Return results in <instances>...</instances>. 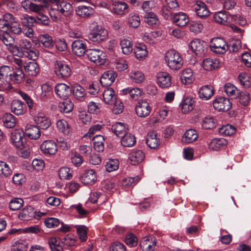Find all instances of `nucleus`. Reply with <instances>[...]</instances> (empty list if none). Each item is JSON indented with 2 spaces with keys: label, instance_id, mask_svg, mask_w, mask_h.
<instances>
[{
  "label": "nucleus",
  "instance_id": "nucleus-1",
  "mask_svg": "<svg viewBox=\"0 0 251 251\" xmlns=\"http://www.w3.org/2000/svg\"><path fill=\"white\" fill-rule=\"evenodd\" d=\"M13 49L18 51L19 56H25L31 60H34L38 57L37 53L33 50L31 42L26 39L20 40L19 47L14 46Z\"/></svg>",
  "mask_w": 251,
  "mask_h": 251
},
{
  "label": "nucleus",
  "instance_id": "nucleus-2",
  "mask_svg": "<svg viewBox=\"0 0 251 251\" xmlns=\"http://www.w3.org/2000/svg\"><path fill=\"white\" fill-rule=\"evenodd\" d=\"M165 59L167 65L173 70L179 69L183 63L179 53L174 50H170L166 53Z\"/></svg>",
  "mask_w": 251,
  "mask_h": 251
},
{
  "label": "nucleus",
  "instance_id": "nucleus-3",
  "mask_svg": "<svg viewBox=\"0 0 251 251\" xmlns=\"http://www.w3.org/2000/svg\"><path fill=\"white\" fill-rule=\"evenodd\" d=\"M89 27L91 31V39L93 42L100 43L107 39V31L99 26L97 23H93Z\"/></svg>",
  "mask_w": 251,
  "mask_h": 251
},
{
  "label": "nucleus",
  "instance_id": "nucleus-4",
  "mask_svg": "<svg viewBox=\"0 0 251 251\" xmlns=\"http://www.w3.org/2000/svg\"><path fill=\"white\" fill-rule=\"evenodd\" d=\"M86 55L90 61L97 65H103L106 61V53L99 49L88 50Z\"/></svg>",
  "mask_w": 251,
  "mask_h": 251
},
{
  "label": "nucleus",
  "instance_id": "nucleus-5",
  "mask_svg": "<svg viewBox=\"0 0 251 251\" xmlns=\"http://www.w3.org/2000/svg\"><path fill=\"white\" fill-rule=\"evenodd\" d=\"M55 72L59 78H67L71 75V71L69 66L66 63L57 61L55 64Z\"/></svg>",
  "mask_w": 251,
  "mask_h": 251
},
{
  "label": "nucleus",
  "instance_id": "nucleus-6",
  "mask_svg": "<svg viewBox=\"0 0 251 251\" xmlns=\"http://www.w3.org/2000/svg\"><path fill=\"white\" fill-rule=\"evenodd\" d=\"M43 215H44V214L40 212L36 214L34 210V208L31 206H28L22 209L18 217L22 220L28 221L32 217L39 219Z\"/></svg>",
  "mask_w": 251,
  "mask_h": 251
},
{
  "label": "nucleus",
  "instance_id": "nucleus-7",
  "mask_svg": "<svg viewBox=\"0 0 251 251\" xmlns=\"http://www.w3.org/2000/svg\"><path fill=\"white\" fill-rule=\"evenodd\" d=\"M165 2L166 4L162 9V15L165 19L168 20L172 17V11L177 9L179 5L176 0H165Z\"/></svg>",
  "mask_w": 251,
  "mask_h": 251
},
{
  "label": "nucleus",
  "instance_id": "nucleus-8",
  "mask_svg": "<svg viewBox=\"0 0 251 251\" xmlns=\"http://www.w3.org/2000/svg\"><path fill=\"white\" fill-rule=\"evenodd\" d=\"M211 50L217 53H224L228 49V46L226 44L223 39L221 38H213L211 40L210 46Z\"/></svg>",
  "mask_w": 251,
  "mask_h": 251
},
{
  "label": "nucleus",
  "instance_id": "nucleus-9",
  "mask_svg": "<svg viewBox=\"0 0 251 251\" xmlns=\"http://www.w3.org/2000/svg\"><path fill=\"white\" fill-rule=\"evenodd\" d=\"M213 107L218 111H227L231 107L229 100L225 97H219L213 101Z\"/></svg>",
  "mask_w": 251,
  "mask_h": 251
},
{
  "label": "nucleus",
  "instance_id": "nucleus-10",
  "mask_svg": "<svg viewBox=\"0 0 251 251\" xmlns=\"http://www.w3.org/2000/svg\"><path fill=\"white\" fill-rule=\"evenodd\" d=\"M11 140L16 147H23L25 138L23 130L20 129H16L13 131L11 133Z\"/></svg>",
  "mask_w": 251,
  "mask_h": 251
},
{
  "label": "nucleus",
  "instance_id": "nucleus-11",
  "mask_svg": "<svg viewBox=\"0 0 251 251\" xmlns=\"http://www.w3.org/2000/svg\"><path fill=\"white\" fill-rule=\"evenodd\" d=\"M151 107L145 100H139L136 105L135 110L137 115L142 118L148 116L151 112Z\"/></svg>",
  "mask_w": 251,
  "mask_h": 251
},
{
  "label": "nucleus",
  "instance_id": "nucleus-12",
  "mask_svg": "<svg viewBox=\"0 0 251 251\" xmlns=\"http://www.w3.org/2000/svg\"><path fill=\"white\" fill-rule=\"evenodd\" d=\"M72 50L73 53L78 56H82L85 53L87 54L86 43L81 40H75L72 45Z\"/></svg>",
  "mask_w": 251,
  "mask_h": 251
},
{
  "label": "nucleus",
  "instance_id": "nucleus-13",
  "mask_svg": "<svg viewBox=\"0 0 251 251\" xmlns=\"http://www.w3.org/2000/svg\"><path fill=\"white\" fill-rule=\"evenodd\" d=\"M42 151L47 154L54 155L57 151V146L52 140H46L40 146Z\"/></svg>",
  "mask_w": 251,
  "mask_h": 251
},
{
  "label": "nucleus",
  "instance_id": "nucleus-14",
  "mask_svg": "<svg viewBox=\"0 0 251 251\" xmlns=\"http://www.w3.org/2000/svg\"><path fill=\"white\" fill-rule=\"evenodd\" d=\"M116 76L117 74L113 71H107L100 77V82L103 87L110 86L115 81Z\"/></svg>",
  "mask_w": 251,
  "mask_h": 251
},
{
  "label": "nucleus",
  "instance_id": "nucleus-15",
  "mask_svg": "<svg viewBox=\"0 0 251 251\" xmlns=\"http://www.w3.org/2000/svg\"><path fill=\"white\" fill-rule=\"evenodd\" d=\"M54 91L59 98L66 99L71 94L72 90L69 86L65 83H58L55 86Z\"/></svg>",
  "mask_w": 251,
  "mask_h": 251
},
{
  "label": "nucleus",
  "instance_id": "nucleus-16",
  "mask_svg": "<svg viewBox=\"0 0 251 251\" xmlns=\"http://www.w3.org/2000/svg\"><path fill=\"white\" fill-rule=\"evenodd\" d=\"M173 20L174 23L178 26L183 27L186 25L189 19L188 16L183 12H179L178 13L173 14L172 17H170Z\"/></svg>",
  "mask_w": 251,
  "mask_h": 251
},
{
  "label": "nucleus",
  "instance_id": "nucleus-17",
  "mask_svg": "<svg viewBox=\"0 0 251 251\" xmlns=\"http://www.w3.org/2000/svg\"><path fill=\"white\" fill-rule=\"evenodd\" d=\"M194 7L197 15L200 18L205 19L209 16L210 12L204 2L197 1Z\"/></svg>",
  "mask_w": 251,
  "mask_h": 251
},
{
  "label": "nucleus",
  "instance_id": "nucleus-18",
  "mask_svg": "<svg viewBox=\"0 0 251 251\" xmlns=\"http://www.w3.org/2000/svg\"><path fill=\"white\" fill-rule=\"evenodd\" d=\"M206 44L204 42H201L199 39H196L192 41L189 47L196 55H201L205 52V46Z\"/></svg>",
  "mask_w": 251,
  "mask_h": 251
},
{
  "label": "nucleus",
  "instance_id": "nucleus-19",
  "mask_svg": "<svg viewBox=\"0 0 251 251\" xmlns=\"http://www.w3.org/2000/svg\"><path fill=\"white\" fill-rule=\"evenodd\" d=\"M146 144L151 149H155L160 146V139L155 131H150L148 133L146 137Z\"/></svg>",
  "mask_w": 251,
  "mask_h": 251
},
{
  "label": "nucleus",
  "instance_id": "nucleus-20",
  "mask_svg": "<svg viewBox=\"0 0 251 251\" xmlns=\"http://www.w3.org/2000/svg\"><path fill=\"white\" fill-rule=\"evenodd\" d=\"M156 245V239L151 237H144L140 243L142 251H154Z\"/></svg>",
  "mask_w": 251,
  "mask_h": 251
},
{
  "label": "nucleus",
  "instance_id": "nucleus-21",
  "mask_svg": "<svg viewBox=\"0 0 251 251\" xmlns=\"http://www.w3.org/2000/svg\"><path fill=\"white\" fill-rule=\"evenodd\" d=\"M157 82L161 88H168L171 85V77L166 72H160L157 74Z\"/></svg>",
  "mask_w": 251,
  "mask_h": 251
},
{
  "label": "nucleus",
  "instance_id": "nucleus-22",
  "mask_svg": "<svg viewBox=\"0 0 251 251\" xmlns=\"http://www.w3.org/2000/svg\"><path fill=\"white\" fill-rule=\"evenodd\" d=\"M103 99L105 103L110 105L115 104L117 102V96L114 90L107 88L103 92Z\"/></svg>",
  "mask_w": 251,
  "mask_h": 251
},
{
  "label": "nucleus",
  "instance_id": "nucleus-23",
  "mask_svg": "<svg viewBox=\"0 0 251 251\" xmlns=\"http://www.w3.org/2000/svg\"><path fill=\"white\" fill-rule=\"evenodd\" d=\"M128 6L125 2L115 1L113 3V8L112 12L119 16L124 15L127 12Z\"/></svg>",
  "mask_w": 251,
  "mask_h": 251
},
{
  "label": "nucleus",
  "instance_id": "nucleus-24",
  "mask_svg": "<svg viewBox=\"0 0 251 251\" xmlns=\"http://www.w3.org/2000/svg\"><path fill=\"white\" fill-rule=\"evenodd\" d=\"M10 106L11 111L16 115H22L25 111L24 102L18 100H12Z\"/></svg>",
  "mask_w": 251,
  "mask_h": 251
},
{
  "label": "nucleus",
  "instance_id": "nucleus-25",
  "mask_svg": "<svg viewBox=\"0 0 251 251\" xmlns=\"http://www.w3.org/2000/svg\"><path fill=\"white\" fill-rule=\"evenodd\" d=\"M145 158L144 153L140 150L133 151L129 154L128 159L133 165L141 163Z\"/></svg>",
  "mask_w": 251,
  "mask_h": 251
},
{
  "label": "nucleus",
  "instance_id": "nucleus-26",
  "mask_svg": "<svg viewBox=\"0 0 251 251\" xmlns=\"http://www.w3.org/2000/svg\"><path fill=\"white\" fill-rule=\"evenodd\" d=\"M72 92L75 99L79 101H83L86 96L85 89L78 84H75L72 87Z\"/></svg>",
  "mask_w": 251,
  "mask_h": 251
},
{
  "label": "nucleus",
  "instance_id": "nucleus-27",
  "mask_svg": "<svg viewBox=\"0 0 251 251\" xmlns=\"http://www.w3.org/2000/svg\"><path fill=\"white\" fill-rule=\"evenodd\" d=\"M111 129L116 136L121 137L127 133L128 130L127 125L122 123H117L113 125Z\"/></svg>",
  "mask_w": 251,
  "mask_h": 251
},
{
  "label": "nucleus",
  "instance_id": "nucleus-28",
  "mask_svg": "<svg viewBox=\"0 0 251 251\" xmlns=\"http://www.w3.org/2000/svg\"><path fill=\"white\" fill-rule=\"evenodd\" d=\"M97 176L95 172L93 170L86 171L82 176L81 181L86 185H92L96 181Z\"/></svg>",
  "mask_w": 251,
  "mask_h": 251
},
{
  "label": "nucleus",
  "instance_id": "nucleus-29",
  "mask_svg": "<svg viewBox=\"0 0 251 251\" xmlns=\"http://www.w3.org/2000/svg\"><path fill=\"white\" fill-rule=\"evenodd\" d=\"M25 78V74L22 69L15 68L14 71L10 75L9 80L16 84H20L23 82Z\"/></svg>",
  "mask_w": 251,
  "mask_h": 251
},
{
  "label": "nucleus",
  "instance_id": "nucleus-30",
  "mask_svg": "<svg viewBox=\"0 0 251 251\" xmlns=\"http://www.w3.org/2000/svg\"><path fill=\"white\" fill-rule=\"evenodd\" d=\"M214 89L211 85H205L201 88L199 94L201 99L207 100L214 94Z\"/></svg>",
  "mask_w": 251,
  "mask_h": 251
},
{
  "label": "nucleus",
  "instance_id": "nucleus-31",
  "mask_svg": "<svg viewBox=\"0 0 251 251\" xmlns=\"http://www.w3.org/2000/svg\"><path fill=\"white\" fill-rule=\"evenodd\" d=\"M24 67L25 71L29 75L36 76L40 72V68L38 64L34 61H30L26 63Z\"/></svg>",
  "mask_w": 251,
  "mask_h": 251
},
{
  "label": "nucleus",
  "instance_id": "nucleus-32",
  "mask_svg": "<svg viewBox=\"0 0 251 251\" xmlns=\"http://www.w3.org/2000/svg\"><path fill=\"white\" fill-rule=\"evenodd\" d=\"M25 134L31 139H37L39 138L41 135L39 127L31 125L26 126Z\"/></svg>",
  "mask_w": 251,
  "mask_h": 251
},
{
  "label": "nucleus",
  "instance_id": "nucleus-33",
  "mask_svg": "<svg viewBox=\"0 0 251 251\" xmlns=\"http://www.w3.org/2000/svg\"><path fill=\"white\" fill-rule=\"evenodd\" d=\"M180 79L181 82L184 84L192 83L195 79L192 70L190 69L184 70L180 76Z\"/></svg>",
  "mask_w": 251,
  "mask_h": 251
},
{
  "label": "nucleus",
  "instance_id": "nucleus-34",
  "mask_svg": "<svg viewBox=\"0 0 251 251\" xmlns=\"http://www.w3.org/2000/svg\"><path fill=\"white\" fill-rule=\"evenodd\" d=\"M198 135L195 129H190L187 130L182 137V140L186 143H191L196 141Z\"/></svg>",
  "mask_w": 251,
  "mask_h": 251
},
{
  "label": "nucleus",
  "instance_id": "nucleus-35",
  "mask_svg": "<svg viewBox=\"0 0 251 251\" xmlns=\"http://www.w3.org/2000/svg\"><path fill=\"white\" fill-rule=\"evenodd\" d=\"M77 14L82 17H89L92 15L94 12V9L86 5H80L76 9Z\"/></svg>",
  "mask_w": 251,
  "mask_h": 251
},
{
  "label": "nucleus",
  "instance_id": "nucleus-36",
  "mask_svg": "<svg viewBox=\"0 0 251 251\" xmlns=\"http://www.w3.org/2000/svg\"><path fill=\"white\" fill-rule=\"evenodd\" d=\"M232 17L231 16H227V15L223 12H219L214 15V19L215 21L218 23L226 25L229 23L230 20Z\"/></svg>",
  "mask_w": 251,
  "mask_h": 251
},
{
  "label": "nucleus",
  "instance_id": "nucleus-37",
  "mask_svg": "<svg viewBox=\"0 0 251 251\" xmlns=\"http://www.w3.org/2000/svg\"><path fill=\"white\" fill-rule=\"evenodd\" d=\"M61 240L60 238L51 237L48 240V243L51 251H63V246L60 245Z\"/></svg>",
  "mask_w": 251,
  "mask_h": 251
},
{
  "label": "nucleus",
  "instance_id": "nucleus-38",
  "mask_svg": "<svg viewBox=\"0 0 251 251\" xmlns=\"http://www.w3.org/2000/svg\"><path fill=\"white\" fill-rule=\"evenodd\" d=\"M34 121L38 127L43 129L48 128L50 125L49 119L44 116L38 115L35 117Z\"/></svg>",
  "mask_w": 251,
  "mask_h": 251
},
{
  "label": "nucleus",
  "instance_id": "nucleus-39",
  "mask_svg": "<svg viewBox=\"0 0 251 251\" xmlns=\"http://www.w3.org/2000/svg\"><path fill=\"white\" fill-rule=\"evenodd\" d=\"M136 143L135 136L131 133H127L122 137L121 144L124 147H131Z\"/></svg>",
  "mask_w": 251,
  "mask_h": 251
},
{
  "label": "nucleus",
  "instance_id": "nucleus-40",
  "mask_svg": "<svg viewBox=\"0 0 251 251\" xmlns=\"http://www.w3.org/2000/svg\"><path fill=\"white\" fill-rule=\"evenodd\" d=\"M4 126L7 128H13L15 126L17 121L15 117L11 113H7L3 117Z\"/></svg>",
  "mask_w": 251,
  "mask_h": 251
},
{
  "label": "nucleus",
  "instance_id": "nucleus-41",
  "mask_svg": "<svg viewBox=\"0 0 251 251\" xmlns=\"http://www.w3.org/2000/svg\"><path fill=\"white\" fill-rule=\"evenodd\" d=\"M104 138L100 135H97L93 138L94 149L98 152L104 150Z\"/></svg>",
  "mask_w": 251,
  "mask_h": 251
},
{
  "label": "nucleus",
  "instance_id": "nucleus-42",
  "mask_svg": "<svg viewBox=\"0 0 251 251\" xmlns=\"http://www.w3.org/2000/svg\"><path fill=\"white\" fill-rule=\"evenodd\" d=\"M194 101L192 98H185L181 104L182 112L187 113L192 111L194 107Z\"/></svg>",
  "mask_w": 251,
  "mask_h": 251
},
{
  "label": "nucleus",
  "instance_id": "nucleus-43",
  "mask_svg": "<svg viewBox=\"0 0 251 251\" xmlns=\"http://www.w3.org/2000/svg\"><path fill=\"white\" fill-rule=\"evenodd\" d=\"M64 100L63 101L59 103V109L61 112L66 113H69L72 111L74 104L70 100H67V99Z\"/></svg>",
  "mask_w": 251,
  "mask_h": 251
},
{
  "label": "nucleus",
  "instance_id": "nucleus-44",
  "mask_svg": "<svg viewBox=\"0 0 251 251\" xmlns=\"http://www.w3.org/2000/svg\"><path fill=\"white\" fill-rule=\"evenodd\" d=\"M0 40H1L6 46L13 47L14 38L12 37L6 30L0 35Z\"/></svg>",
  "mask_w": 251,
  "mask_h": 251
},
{
  "label": "nucleus",
  "instance_id": "nucleus-45",
  "mask_svg": "<svg viewBox=\"0 0 251 251\" xmlns=\"http://www.w3.org/2000/svg\"><path fill=\"white\" fill-rule=\"evenodd\" d=\"M218 64L219 62L216 60L206 58L203 61L202 66L205 70L210 71L218 68Z\"/></svg>",
  "mask_w": 251,
  "mask_h": 251
},
{
  "label": "nucleus",
  "instance_id": "nucleus-46",
  "mask_svg": "<svg viewBox=\"0 0 251 251\" xmlns=\"http://www.w3.org/2000/svg\"><path fill=\"white\" fill-rule=\"evenodd\" d=\"M72 9V5L67 2L62 1L60 3L56 10L59 11L65 16L69 15Z\"/></svg>",
  "mask_w": 251,
  "mask_h": 251
},
{
  "label": "nucleus",
  "instance_id": "nucleus-47",
  "mask_svg": "<svg viewBox=\"0 0 251 251\" xmlns=\"http://www.w3.org/2000/svg\"><path fill=\"white\" fill-rule=\"evenodd\" d=\"M120 45L125 54L128 55L132 51V46L130 40L124 38L121 41Z\"/></svg>",
  "mask_w": 251,
  "mask_h": 251
},
{
  "label": "nucleus",
  "instance_id": "nucleus-48",
  "mask_svg": "<svg viewBox=\"0 0 251 251\" xmlns=\"http://www.w3.org/2000/svg\"><path fill=\"white\" fill-rule=\"evenodd\" d=\"M225 92L228 96H239L240 91L230 83H227L225 85Z\"/></svg>",
  "mask_w": 251,
  "mask_h": 251
},
{
  "label": "nucleus",
  "instance_id": "nucleus-49",
  "mask_svg": "<svg viewBox=\"0 0 251 251\" xmlns=\"http://www.w3.org/2000/svg\"><path fill=\"white\" fill-rule=\"evenodd\" d=\"M58 130L65 135H68L70 132V128L68 123L64 120H59L56 123Z\"/></svg>",
  "mask_w": 251,
  "mask_h": 251
},
{
  "label": "nucleus",
  "instance_id": "nucleus-50",
  "mask_svg": "<svg viewBox=\"0 0 251 251\" xmlns=\"http://www.w3.org/2000/svg\"><path fill=\"white\" fill-rule=\"evenodd\" d=\"M24 201L21 198H13L12 199L9 203V207L13 211H16L20 209L23 205Z\"/></svg>",
  "mask_w": 251,
  "mask_h": 251
},
{
  "label": "nucleus",
  "instance_id": "nucleus-51",
  "mask_svg": "<svg viewBox=\"0 0 251 251\" xmlns=\"http://www.w3.org/2000/svg\"><path fill=\"white\" fill-rule=\"evenodd\" d=\"M12 174V170L9 166L4 162L0 161V176L7 177Z\"/></svg>",
  "mask_w": 251,
  "mask_h": 251
},
{
  "label": "nucleus",
  "instance_id": "nucleus-52",
  "mask_svg": "<svg viewBox=\"0 0 251 251\" xmlns=\"http://www.w3.org/2000/svg\"><path fill=\"white\" fill-rule=\"evenodd\" d=\"M128 24L133 28H137L140 24V19L138 15L135 13L129 14L128 17Z\"/></svg>",
  "mask_w": 251,
  "mask_h": 251
},
{
  "label": "nucleus",
  "instance_id": "nucleus-53",
  "mask_svg": "<svg viewBox=\"0 0 251 251\" xmlns=\"http://www.w3.org/2000/svg\"><path fill=\"white\" fill-rule=\"evenodd\" d=\"M134 53L137 59L139 60L143 59L148 54L146 47L145 45H141L140 46L137 47L135 50Z\"/></svg>",
  "mask_w": 251,
  "mask_h": 251
},
{
  "label": "nucleus",
  "instance_id": "nucleus-54",
  "mask_svg": "<svg viewBox=\"0 0 251 251\" xmlns=\"http://www.w3.org/2000/svg\"><path fill=\"white\" fill-rule=\"evenodd\" d=\"M202 126L206 129L215 128L216 126V122L213 117H205L202 121Z\"/></svg>",
  "mask_w": 251,
  "mask_h": 251
},
{
  "label": "nucleus",
  "instance_id": "nucleus-55",
  "mask_svg": "<svg viewBox=\"0 0 251 251\" xmlns=\"http://www.w3.org/2000/svg\"><path fill=\"white\" fill-rule=\"evenodd\" d=\"M219 132L222 135L229 136L236 132V128L231 125H226L219 128Z\"/></svg>",
  "mask_w": 251,
  "mask_h": 251
},
{
  "label": "nucleus",
  "instance_id": "nucleus-56",
  "mask_svg": "<svg viewBox=\"0 0 251 251\" xmlns=\"http://www.w3.org/2000/svg\"><path fill=\"white\" fill-rule=\"evenodd\" d=\"M226 140L224 139H213L209 144L210 149L217 151L225 144Z\"/></svg>",
  "mask_w": 251,
  "mask_h": 251
},
{
  "label": "nucleus",
  "instance_id": "nucleus-57",
  "mask_svg": "<svg viewBox=\"0 0 251 251\" xmlns=\"http://www.w3.org/2000/svg\"><path fill=\"white\" fill-rule=\"evenodd\" d=\"M12 73L11 68L8 66H2L0 67V80H6L10 78Z\"/></svg>",
  "mask_w": 251,
  "mask_h": 251
},
{
  "label": "nucleus",
  "instance_id": "nucleus-58",
  "mask_svg": "<svg viewBox=\"0 0 251 251\" xmlns=\"http://www.w3.org/2000/svg\"><path fill=\"white\" fill-rule=\"evenodd\" d=\"M145 22L150 25H156L158 22L157 16L153 12H148L144 16Z\"/></svg>",
  "mask_w": 251,
  "mask_h": 251
},
{
  "label": "nucleus",
  "instance_id": "nucleus-59",
  "mask_svg": "<svg viewBox=\"0 0 251 251\" xmlns=\"http://www.w3.org/2000/svg\"><path fill=\"white\" fill-rule=\"evenodd\" d=\"M39 41L46 48H50L53 46L51 37L48 34H43L39 36Z\"/></svg>",
  "mask_w": 251,
  "mask_h": 251
},
{
  "label": "nucleus",
  "instance_id": "nucleus-60",
  "mask_svg": "<svg viewBox=\"0 0 251 251\" xmlns=\"http://www.w3.org/2000/svg\"><path fill=\"white\" fill-rule=\"evenodd\" d=\"M238 79L244 88H248L251 86V78L246 73L240 74L238 76Z\"/></svg>",
  "mask_w": 251,
  "mask_h": 251
},
{
  "label": "nucleus",
  "instance_id": "nucleus-61",
  "mask_svg": "<svg viewBox=\"0 0 251 251\" xmlns=\"http://www.w3.org/2000/svg\"><path fill=\"white\" fill-rule=\"evenodd\" d=\"M76 227L79 239L81 242L85 241L87 238L88 228L85 226H76Z\"/></svg>",
  "mask_w": 251,
  "mask_h": 251
},
{
  "label": "nucleus",
  "instance_id": "nucleus-62",
  "mask_svg": "<svg viewBox=\"0 0 251 251\" xmlns=\"http://www.w3.org/2000/svg\"><path fill=\"white\" fill-rule=\"evenodd\" d=\"M27 244L25 241L20 240L15 242L11 247V251H25Z\"/></svg>",
  "mask_w": 251,
  "mask_h": 251
},
{
  "label": "nucleus",
  "instance_id": "nucleus-63",
  "mask_svg": "<svg viewBox=\"0 0 251 251\" xmlns=\"http://www.w3.org/2000/svg\"><path fill=\"white\" fill-rule=\"evenodd\" d=\"M59 176L61 179L67 180L72 178V174L70 168L62 167L59 171Z\"/></svg>",
  "mask_w": 251,
  "mask_h": 251
},
{
  "label": "nucleus",
  "instance_id": "nucleus-64",
  "mask_svg": "<svg viewBox=\"0 0 251 251\" xmlns=\"http://www.w3.org/2000/svg\"><path fill=\"white\" fill-rule=\"evenodd\" d=\"M125 243L130 247L136 246L138 243V239L136 236L132 234H128L125 238Z\"/></svg>",
  "mask_w": 251,
  "mask_h": 251
}]
</instances>
